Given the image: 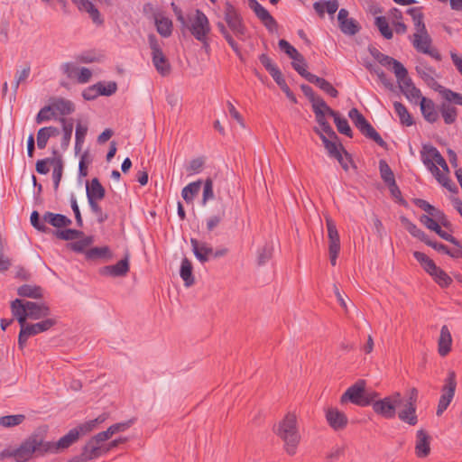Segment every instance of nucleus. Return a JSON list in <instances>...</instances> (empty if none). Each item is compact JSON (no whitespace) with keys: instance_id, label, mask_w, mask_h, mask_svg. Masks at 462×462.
I'll list each match as a JSON object with an SVG mask.
<instances>
[{"instance_id":"1","label":"nucleus","mask_w":462,"mask_h":462,"mask_svg":"<svg viewBox=\"0 0 462 462\" xmlns=\"http://www.w3.org/2000/svg\"><path fill=\"white\" fill-rule=\"evenodd\" d=\"M63 437L58 441H44L40 434H32L28 437L21 446L14 449V458L17 462H25L32 455L43 456L45 454H57L69 448L68 444L62 442Z\"/></svg>"},{"instance_id":"2","label":"nucleus","mask_w":462,"mask_h":462,"mask_svg":"<svg viewBox=\"0 0 462 462\" xmlns=\"http://www.w3.org/2000/svg\"><path fill=\"white\" fill-rule=\"evenodd\" d=\"M273 432L283 441L286 453L290 456L295 455L301 439L296 414L288 412L273 426Z\"/></svg>"},{"instance_id":"3","label":"nucleus","mask_w":462,"mask_h":462,"mask_svg":"<svg viewBox=\"0 0 462 462\" xmlns=\"http://www.w3.org/2000/svg\"><path fill=\"white\" fill-rule=\"evenodd\" d=\"M11 309L20 325H23L27 319H40L47 318L51 314L49 306L44 302H23L19 299L12 301Z\"/></svg>"},{"instance_id":"4","label":"nucleus","mask_w":462,"mask_h":462,"mask_svg":"<svg viewBox=\"0 0 462 462\" xmlns=\"http://www.w3.org/2000/svg\"><path fill=\"white\" fill-rule=\"evenodd\" d=\"M182 27L189 30L197 41H205L211 32V26L207 15L199 9L187 14V20Z\"/></svg>"},{"instance_id":"5","label":"nucleus","mask_w":462,"mask_h":462,"mask_svg":"<svg viewBox=\"0 0 462 462\" xmlns=\"http://www.w3.org/2000/svg\"><path fill=\"white\" fill-rule=\"evenodd\" d=\"M148 42L152 51V60L157 72L166 77L171 73V66L162 51V44L154 34L148 35Z\"/></svg>"},{"instance_id":"6","label":"nucleus","mask_w":462,"mask_h":462,"mask_svg":"<svg viewBox=\"0 0 462 462\" xmlns=\"http://www.w3.org/2000/svg\"><path fill=\"white\" fill-rule=\"evenodd\" d=\"M348 116L356 125V127L366 138L375 142L379 146L384 148L386 143L383 140L380 134L373 127V125L365 119V117L359 112L357 108H352L348 112Z\"/></svg>"},{"instance_id":"7","label":"nucleus","mask_w":462,"mask_h":462,"mask_svg":"<svg viewBox=\"0 0 462 462\" xmlns=\"http://www.w3.org/2000/svg\"><path fill=\"white\" fill-rule=\"evenodd\" d=\"M107 419V414L102 413L96 419L80 423L77 427L69 430V432L63 436L62 442L68 444L69 448L76 443L81 437L88 434L94 430L99 423H103Z\"/></svg>"},{"instance_id":"8","label":"nucleus","mask_w":462,"mask_h":462,"mask_svg":"<svg viewBox=\"0 0 462 462\" xmlns=\"http://www.w3.org/2000/svg\"><path fill=\"white\" fill-rule=\"evenodd\" d=\"M56 323L57 321L55 319H46L34 324H28L24 321L23 325H20L21 329L18 336L19 347L23 349L26 346L27 340L30 337L49 330Z\"/></svg>"},{"instance_id":"9","label":"nucleus","mask_w":462,"mask_h":462,"mask_svg":"<svg viewBox=\"0 0 462 462\" xmlns=\"http://www.w3.org/2000/svg\"><path fill=\"white\" fill-rule=\"evenodd\" d=\"M224 20L227 27L237 38L243 39L245 37L246 27L243 17L237 9L229 2H226L224 6Z\"/></svg>"},{"instance_id":"10","label":"nucleus","mask_w":462,"mask_h":462,"mask_svg":"<svg viewBox=\"0 0 462 462\" xmlns=\"http://www.w3.org/2000/svg\"><path fill=\"white\" fill-rule=\"evenodd\" d=\"M403 403V399L400 393H395L391 396L376 401L373 403L374 411L386 418L392 419L396 414V407Z\"/></svg>"},{"instance_id":"11","label":"nucleus","mask_w":462,"mask_h":462,"mask_svg":"<svg viewBox=\"0 0 462 462\" xmlns=\"http://www.w3.org/2000/svg\"><path fill=\"white\" fill-rule=\"evenodd\" d=\"M365 381L358 380L351 385L340 397V403L345 404L347 402L359 406L369 405V399L365 397Z\"/></svg>"},{"instance_id":"12","label":"nucleus","mask_w":462,"mask_h":462,"mask_svg":"<svg viewBox=\"0 0 462 462\" xmlns=\"http://www.w3.org/2000/svg\"><path fill=\"white\" fill-rule=\"evenodd\" d=\"M457 387L456 373L452 370L448 371V376L445 379V384L442 387V394L439 398L437 415L440 416L448 407L452 399L454 398Z\"/></svg>"},{"instance_id":"13","label":"nucleus","mask_w":462,"mask_h":462,"mask_svg":"<svg viewBox=\"0 0 462 462\" xmlns=\"http://www.w3.org/2000/svg\"><path fill=\"white\" fill-rule=\"evenodd\" d=\"M326 225L328 238V254L330 263L335 266L340 252V238L335 222L331 217H326Z\"/></svg>"},{"instance_id":"14","label":"nucleus","mask_w":462,"mask_h":462,"mask_svg":"<svg viewBox=\"0 0 462 462\" xmlns=\"http://www.w3.org/2000/svg\"><path fill=\"white\" fill-rule=\"evenodd\" d=\"M106 454L104 446H100L92 438H90L81 448L80 454L73 457V462H88L97 459Z\"/></svg>"},{"instance_id":"15","label":"nucleus","mask_w":462,"mask_h":462,"mask_svg":"<svg viewBox=\"0 0 462 462\" xmlns=\"http://www.w3.org/2000/svg\"><path fill=\"white\" fill-rule=\"evenodd\" d=\"M432 40L428 32L421 34H413V47L421 53L427 54L436 60H441V55L438 50L431 47Z\"/></svg>"},{"instance_id":"16","label":"nucleus","mask_w":462,"mask_h":462,"mask_svg":"<svg viewBox=\"0 0 462 462\" xmlns=\"http://www.w3.org/2000/svg\"><path fill=\"white\" fill-rule=\"evenodd\" d=\"M402 93L412 103L417 104L421 99V92L415 87L411 79L408 76V70L404 77L397 79Z\"/></svg>"},{"instance_id":"17","label":"nucleus","mask_w":462,"mask_h":462,"mask_svg":"<svg viewBox=\"0 0 462 462\" xmlns=\"http://www.w3.org/2000/svg\"><path fill=\"white\" fill-rule=\"evenodd\" d=\"M249 6L254 11L257 18L264 24V26L273 32L277 28V23L271 14L256 0H248Z\"/></svg>"},{"instance_id":"18","label":"nucleus","mask_w":462,"mask_h":462,"mask_svg":"<svg viewBox=\"0 0 462 462\" xmlns=\"http://www.w3.org/2000/svg\"><path fill=\"white\" fill-rule=\"evenodd\" d=\"M326 419L328 425L335 430L345 429L348 422L346 414L333 407H329L326 410Z\"/></svg>"},{"instance_id":"19","label":"nucleus","mask_w":462,"mask_h":462,"mask_svg":"<svg viewBox=\"0 0 462 462\" xmlns=\"http://www.w3.org/2000/svg\"><path fill=\"white\" fill-rule=\"evenodd\" d=\"M129 272V260L126 255L124 259L120 260L114 265H107L100 270L102 275H108L112 277L125 276Z\"/></svg>"},{"instance_id":"20","label":"nucleus","mask_w":462,"mask_h":462,"mask_svg":"<svg viewBox=\"0 0 462 462\" xmlns=\"http://www.w3.org/2000/svg\"><path fill=\"white\" fill-rule=\"evenodd\" d=\"M452 336L448 326L443 325L438 338V353L440 356H447L452 349Z\"/></svg>"},{"instance_id":"21","label":"nucleus","mask_w":462,"mask_h":462,"mask_svg":"<svg viewBox=\"0 0 462 462\" xmlns=\"http://www.w3.org/2000/svg\"><path fill=\"white\" fill-rule=\"evenodd\" d=\"M430 452V437L424 430L416 434L415 454L418 457H426Z\"/></svg>"},{"instance_id":"22","label":"nucleus","mask_w":462,"mask_h":462,"mask_svg":"<svg viewBox=\"0 0 462 462\" xmlns=\"http://www.w3.org/2000/svg\"><path fill=\"white\" fill-rule=\"evenodd\" d=\"M313 131L321 139V141H322V143L324 144V147L327 150V152H328V155L330 157L335 158L337 156H339V154L342 152H345V149H344L343 145L339 143V140L338 141H332L330 139H327V137L324 134V133H322V131L319 127H314Z\"/></svg>"},{"instance_id":"23","label":"nucleus","mask_w":462,"mask_h":462,"mask_svg":"<svg viewBox=\"0 0 462 462\" xmlns=\"http://www.w3.org/2000/svg\"><path fill=\"white\" fill-rule=\"evenodd\" d=\"M86 193L88 201H99L105 198L106 189L101 185L97 178H94L90 182H87Z\"/></svg>"},{"instance_id":"24","label":"nucleus","mask_w":462,"mask_h":462,"mask_svg":"<svg viewBox=\"0 0 462 462\" xmlns=\"http://www.w3.org/2000/svg\"><path fill=\"white\" fill-rule=\"evenodd\" d=\"M190 245L196 258L202 263L208 262L209 256L213 254V248L207 243L191 238Z\"/></svg>"},{"instance_id":"25","label":"nucleus","mask_w":462,"mask_h":462,"mask_svg":"<svg viewBox=\"0 0 462 462\" xmlns=\"http://www.w3.org/2000/svg\"><path fill=\"white\" fill-rule=\"evenodd\" d=\"M420 111L426 121L435 123L439 119V108L436 109L435 104L431 99L421 97L420 100Z\"/></svg>"},{"instance_id":"26","label":"nucleus","mask_w":462,"mask_h":462,"mask_svg":"<svg viewBox=\"0 0 462 462\" xmlns=\"http://www.w3.org/2000/svg\"><path fill=\"white\" fill-rule=\"evenodd\" d=\"M440 157L441 154L436 147L431 144H423L420 151V158L427 169L436 164Z\"/></svg>"},{"instance_id":"27","label":"nucleus","mask_w":462,"mask_h":462,"mask_svg":"<svg viewBox=\"0 0 462 462\" xmlns=\"http://www.w3.org/2000/svg\"><path fill=\"white\" fill-rule=\"evenodd\" d=\"M398 418L411 425V426H414L418 423V417H417V414H416V405L414 404H411V403H408L406 402H404L403 403V408L401 409L398 412Z\"/></svg>"},{"instance_id":"28","label":"nucleus","mask_w":462,"mask_h":462,"mask_svg":"<svg viewBox=\"0 0 462 462\" xmlns=\"http://www.w3.org/2000/svg\"><path fill=\"white\" fill-rule=\"evenodd\" d=\"M439 113H440L445 124L452 125L457 121V109L452 104L443 101L439 106Z\"/></svg>"},{"instance_id":"29","label":"nucleus","mask_w":462,"mask_h":462,"mask_svg":"<svg viewBox=\"0 0 462 462\" xmlns=\"http://www.w3.org/2000/svg\"><path fill=\"white\" fill-rule=\"evenodd\" d=\"M407 14L412 18L415 32L414 34H421L424 32H428L424 23V15L419 7H412L407 10Z\"/></svg>"},{"instance_id":"30","label":"nucleus","mask_w":462,"mask_h":462,"mask_svg":"<svg viewBox=\"0 0 462 462\" xmlns=\"http://www.w3.org/2000/svg\"><path fill=\"white\" fill-rule=\"evenodd\" d=\"M43 222L49 223L54 227L60 228L71 225V219L61 214L46 212L42 217Z\"/></svg>"},{"instance_id":"31","label":"nucleus","mask_w":462,"mask_h":462,"mask_svg":"<svg viewBox=\"0 0 462 462\" xmlns=\"http://www.w3.org/2000/svg\"><path fill=\"white\" fill-rule=\"evenodd\" d=\"M193 266L191 262L188 258H184L181 261L180 275L184 282L186 287H190L195 283V278L192 273Z\"/></svg>"},{"instance_id":"32","label":"nucleus","mask_w":462,"mask_h":462,"mask_svg":"<svg viewBox=\"0 0 462 462\" xmlns=\"http://www.w3.org/2000/svg\"><path fill=\"white\" fill-rule=\"evenodd\" d=\"M154 23L156 26V30L158 33L167 38L171 35L172 33V22L167 17L161 16V15H155L154 16Z\"/></svg>"},{"instance_id":"33","label":"nucleus","mask_w":462,"mask_h":462,"mask_svg":"<svg viewBox=\"0 0 462 462\" xmlns=\"http://www.w3.org/2000/svg\"><path fill=\"white\" fill-rule=\"evenodd\" d=\"M382 66L384 67H392L393 71L396 77V79H400L401 77H404L406 73V68L397 60L385 55L379 62Z\"/></svg>"},{"instance_id":"34","label":"nucleus","mask_w":462,"mask_h":462,"mask_svg":"<svg viewBox=\"0 0 462 462\" xmlns=\"http://www.w3.org/2000/svg\"><path fill=\"white\" fill-rule=\"evenodd\" d=\"M73 2L78 5L79 10L88 13L94 23H100L102 22L98 10L90 1L73 0Z\"/></svg>"},{"instance_id":"35","label":"nucleus","mask_w":462,"mask_h":462,"mask_svg":"<svg viewBox=\"0 0 462 462\" xmlns=\"http://www.w3.org/2000/svg\"><path fill=\"white\" fill-rule=\"evenodd\" d=\"M202 185V180L191 182L185 186L181 190V196L186 203L189 204L193 202L194 198L198 195Z\"/></svg>"},{"instance_id":"36","label":"nucleus","mask_w":462,"mask_h":462,"mask_svg":"<svg viewBox=\"0 0 462 462\" xmlns=\"http://www.w3.org/2000/svg\"><path fill=\"white\" fill-rule=\"evenodd\" d=\"M112 258V253L108 246L93 247L86 252V259L95 261L97 259L109 260Z\"/></svg>"},{"instance_id":"37","label":"nucleus","mask_w":462,"mask_h":462,"mask_svg":"<svg viewBox=\"0 0 462 462\" xmlns=\"http://www.w3.org/2000/svg\"><path fill=\"white\" fill-rule=\"evenodd\" d=\"M17 293L21 297L40 299L42 297V290L40 286L24 284L18 288Z\"/></svg>"},{"instance_id":"38","label":"nucleus","mask_w":462,"mask_h":462,"mask_svg":"<svg viewBox=\"0 0 462 462\" xmlns=\"http://www.w3.org/2000/svg\"><path fill=\"white\" fill-rule=\"evenodd\" d=\"M401 222L406 230L414 237L420 239L422 242H425L427 239V235L420 229L414 223L409 220L406 217H401Z\"/></svg>"},{"instance_id":"39","label":"nucleus","mask_w":462,"mask_h":462,"mask_svg":"<svg viewBox=\"0 0 462 462\" xmlns=\"http://www.w3.org/2000/svg\"><path fill=\"white\" fill-rule=\"evenodd\" d=\"M51 107L52 110L59 112L60 115L66 116L71 114L75 107L71 101L59 98L55 100L51 105Z\"/></svg>"},{"instance_id":"40","label":"nucleus","mask_w":462,"mask_h":462,"mask_svg":"<svg viewBox=\"0 0 462 462\" xmlns=\"http://www.w3.org/2000/svg\"><path fill=\"white\" fill-rule=\"evenodd\" d=\"M51 165L53 166L52 171V179H53V186L54 189L57 190L62 178L63 172V161L60 156L55 157V160L51 162Z\"/></svg>"},{"instance_id":"41","label":"nucleus","mask_w":462,"mask_h":462,"mask_svg":"<svg viewBox=\"0 0 462 462\" xmlns=\"http://www.w3.org/2000/svg\"><path fill=\"white\" fill-rule=\"evenodd\" d=\"M439 92L446 102H448L449 104L453 103L455 105L462 106V94L454 92L453 90L446 88L441 86H439Z\"/></svg>"},{"instance_id":"42","label":"nucleus","mask_w":462,"mask_h":462,"mask_svg":"<svg viewBox=\"0 0 462 462\" xmlns=\"http://www.w3.org/2000/svg\"><path fill=\"white\" fill-rule=\"evenodd\" d=\"M413 256L429 274L432 273L433 271H436L437 265L424 253L415 251L413 253Z\"/></svg>"},{"instance_id":"43","label":"nucleus","mask_w":462,"mask_h":462,"mask_svg":"<svg viewBox=\"0 0 462 462\" xmlns=\"http://www.w3.org/2000/svg\"><path fill=\"white\" fill-rule=\"evenodd\" d=\"M393 106L402 125L410 126L413 124L411 116L408 112L407 108L402 103L395 101L393 103Z\"/></svg>"},{"instance_id":"44","label":"nucleus","mask_w":462,"mask_h":462,"mask_svg":"<svg viewBox=\"0 0 462 462\" xmlns=\"http://www.w3.org/2000/svg\"><path fill=\"white\" fill-rule=\"evenodd\" d=\"M92 236H84L82 239L76 242H72L67 245V246L74 252L84 253L88 251V247L93 243Z\"/></svg>"},{"instance_id":"45","label":"nucleus","mask_w":462,"mask_h":462,"mask_svg":"<svg viewBox=\"0 0 462 462\" xmlns=\"http://www.w3.org/2000/svg\"><path fill=\"white\" fill-rule=\"evenodd\" d=\"M25 420L23 414L6 415L0 417V426L4 428H12L23 423Z\"/></svg>"},{"instance_id":"46","label":"nucleus","mask_w":462,"mask_h":462,"mask_svg":"<svg viewBox=\"0 0 462 462\" xmlns=\"http://www.w3.org/2000/svg\"><path fill=\"white\" fill-rule=\"evenodd\" d=\"M334 122L337 128V131L340 134L346 135L347 137H353V131L347 122V120L344 117H341L338 113L333 116Z\"/></svg>"},{"instance_id":"47","label":"nucleus","mask_w":462,"mask_h":462,"mask_svg":"<svg viewBox=\"0 0 462 462\" xmlns=\"http://www.w3.org/2000/svg\"><path fill=\"white\" fill-rule=\"evenodd\" d=\"M374 24L378 28L380 33L387 40L393 38V33L390 29L388 22L384 16H377L374 20Z\"/></svg>"},{"instance_id":"48","label":"nucleus","mask_w":462,"mask_h":462,"mask_svg":"<svg viewBox=\"0 0 462 462\" xmlns=\"http://www.w3.org/2000/svg\"><path fill=\"white\" fill-rule=\"evenodd\" d=\"M430 275L432 276L435 282L441 287H448L452 282L451 277L438 266L436 271H433Z\"/></svg>"},{"instance_id":"49","label":"nucleus","mask_w":462,"mask_h":462,"mask_svg":"<svg viewBox=\"0 0 462 462\" xmlns=\"http://www.w3.org/2000/svg\"><path fill=\"white\" fill-rule=\"evenodd\" d=\"M415 205L427 212L432 217H442V211L430 205L428 201L418 199L415 200Z\"/></svg>"},{"instance_id":"50","label":"nucleus","mask_w":462,"mask_h":462,"mask_svg":"<svg viewBox=\"0 0 462 462\" xmlns=\"http://www.w3.org/2000/svg\"><path fill=\"white\" fill-rule=\"evenodd\" d=\"M279 48L284 51L291 60H301V54L288 42L286 40H280L278 42Z\"/></svg>"},{"instance_id":"51","label":"nucleus","mask_w":462,"mask_h":462,"mask_svg":"<svg viewBox=\"0 0 462 462\" xmlns=\"http://www.w3.org/2000/svg\"><path fill=\"white\" fill-rule=\"evenodd\" d=\"M379 171L381 178L385 184L395 180L392 169L384 160L379 161Z\"/></svg>"},{"instance_id":"52","label":"nucleus","mask_w":462,"mask_h":462,"mask_svg":"<svg viewBox=\"0 0 462 462\" xmlns=\"http://www.w3.org/2000/svg\"><path fill=\"white\" fill-rule=\"evenodd\" d=\"M83 232L76 229H64L55 231V236L62 240L69 241L83 236Z\"/></svg>"},{"instance_id":"53","label":"nucleus","mask_w":462,"mask_h":462,"mask_svg":"<svg viewBox=\"0 0 462 462\" xmlns=\"http://www.w3.org/2000/svg\"><path fill=\"white\" fill-rule=\"evenodd\" d=\"M341 32L347 35H355L359 32V25L354 19H347L339 24Z\"/></svg>"},{"instance_id":"54","label":"nucleus","mask_w":462,"mask_h":462,"mask_svg":"<svg viewBox=\"0 0 462 462\" xmlns=\"http://www.w3.org/2000/svg\"><path fill=\"white\" fill-rule=\"evenodd\" d=\"M273 79L277 83V85L281 88V89L285 93L286 97L292 103H297V98H296L295 95L291 92L290 88L288 87L285 79H283L282 72L280 74L276 75Z\"/></svg>"},{"instance_id":"55","label":"nucleus","mask_w":462,"mask_h":462,"mask_svg":"<svg viewBox=\"0 0 462 462\" xmlns=\"http://www.w3.org/2000/svg\"><path fill=\"white\" fill-rule=\"evenodd\" d=\"M367 69L378 77V79H380L382 84L387 89H390V90L393 89V84L392 80L387 78L386 74L381 68L374 67V66L370 65V66H367Z\"/></svg>"},{"instance_id":"56","label":"nucleus","mask_w":462,"mask_h":462,"mask_svg":"<svg viewBox=\"0 0 462 462\" xmlns=\"http://www.w3.org/2000/svg\"><path fill=\"white\" fill-rule=\"evenodd\" d=\"M213 199H214L213 180L211 178H208L204 181L202 199H201L202 206H206L207 203Z\"/></svg>"},{"instance_id":"57","label":"nucleus","mask_w":462,"mask_h":462,"mask_svg":"<svg viewBox=\"0 0 462 462\" xmlns=\"http://www.w3.org/2000/svg\"><path fill=\"white\" fill-rule=\"evenodd\" d=\"M259 60L273 78L281 73V70L273 63L267 54L260 55Z\"/></svg>"},{"instance_id":"58","label":"nucleus","mask_w":462,"mask_h":462,"mask_svg":"<svg viewBox=\"0 0 462 462\" xmlns=\"http://www.w3.org/2000/svg\"><path fill=\"white\" fill-rule=\"evenodd\" d=\"M313 112L320 110L324 114L328 115L329 116L333 117L336 116L337 112L334 111L332 108H330L327 103L323 100L322 97H319L315 100V102L311 105Z\"/></svg>"},{"instance_id":"59","label":"nucleus","mask_w":462,"mask_h":462,"mask_svg":"<svg viewBox=\"0 0 462 462\" xmlns=\"http://www.w3.org/2000/svg\"><path fill=\"white\" fill-rule=\"evenodd\" d=\"M204 160L202 158H196L189 162L186 167V171L189 175H194L199 173L203 170Z\"/></svg>"},{"instance_id":"60","label":"nucleus","mask_w":462,"mask_h":462,"mask_svg":"<svg viewBox=\"0 0 462 462\" xmlns=\"http://www.w3.org/2000/svg\"><path fill=\"white\" fill-rule=\"evenodd\" d=\"M88 132V127L86 125H82L80 124H78L76 126V134H75V149L80 150L82 147V144L85 140V136Z\"/></svg>"},{"instance_id":"61","label":"nucleus","mask_w":462,"mask_h":462,"mask_svg":"<svg viewBox=\"0 0 462 462\" xmlns=\"http://www.w3.org/2000/svg\"><path fill=\"white\" fill-rule=\"evenodd\" d=\"M60 122L63 125V138L62 143L65 145H68L73 132V123L71 121L68 122L65 118H60Z\"/></svg>"},{"instance_id":"62","label":"nucleus","mask_w":462,"mask_h":462,"mask_svg":"<svg viewBox=\"0 0 462 462\" xmlns=\"http://www.w3.org/2000/svg\"><path fill=\"white\" fill-rule=\"evenodd\" d=\"M55 116L54 110L51 107V106H46L42 107L37 116H36V122L37 124H41L45 121H49Z\"/></svg>"},{"instance_id":"63","label":"nucleus","mask_w":462,"mask_h":462,"mask_svg":"<svg viewBox=\"0 0 462 462\" xmlns=\"http://www.w3.org/2000/svg\"><path fill=\"white\" fill-rule=\"evenodd\" d=\"M273 254V248L268 245H264L258 251L257 263L259 265H263L267 263Z\"/></svg>"},{"instance_id":"64","label":"nucleus","mask_w":462,"mask_h":462,"mask_svg":"<svg viewBox=\"0 0 462 462\" xmlns=\"http://www.w3.org/2000/svg\"><path fill=\"white\" fill-rule=\"evenodd\" d=\"M291 66L304 79L310 73L307 70V62L302 55L300 60H292Z\"/></svg>"}]
</instances>
